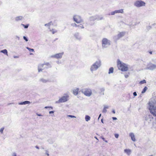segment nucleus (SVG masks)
Wrapping results in <instances>:
<instances>
[{
  "instance_id": "20e7f679",
  "label": "nucleus",
  "mask_w": 156,
  "mask_h": 156,
  "mask_svg": "<svg viewBox=\"0 0 156 156\" xmlns=\"http://www.w3.org/2000/svg\"><path fill=\"white\" fill-rule=\"evenodd\" d=\"M102 47L103 49H105L109 47L111 45V42L108 39L104 38L101 41Z\"/></svg>"
},
{
  "instance_id": "864d4df0",
  "label": "nucleus",
  "mask_w": 156,
  "mask_h": 156,
  "mask_svg": "<svg viewBox=\"0 0 156 156\" xmlns=\"http://www.w3.org/2000/svg\"><path fill=\"white\" fill-rule=\"evenodd\" d=\"M101 138L104 141L105 140V138L101 136Z\"/></svg>"
},
{
  "instance_id": "2eb2a0df",
  "label": "nucleus",
  "mask_w": 156,
  "mask_h": 156,
  "mask_svg": "<svg viewBox=\"0 0 156 156\" xmlns=\"http://www.w3.org/2000/svg\"><path fill=\"white\" fill-rule=\"evenodd\" d=\"M74 36L76 40L80 41L82 39V37L79 33L77 32L75 33L74 34Z\"/></svg>"
},
{
  "instance_id": "e433bc0d",
  "label": "nucleus",
  "mask_w": 156,
  "mask_h": 156,
  "mask_svg": "<svg viewBox=\"0 0 156 156\" xmlns=\"http://www.w3.org/2000/svg\"><path fill=\"white\" fill-rule=\"evenodd\" d=\"M4 127L0 129V131L1 133H3V131L4 129Z\"/></svg>"
},
{
  "instance_id": "5fc2aeb1",
  "label": "nucleus",
  "mask_w": 156,
  "mask_h": 156,
  "mask_svg": "<svg viewBox=\"0 0 156 156\" xmlns=\"http://www.w3.org/2000/svg\"><path fill=\"white\" fill-rule=\"evenodd\" d=\"M37 115L38 116H41L42 115L41 114H38L37 113Z\"/></svg>"
},
{
  "instance_id": "5701e85b",
  "label": "nucleus",
  "mask_w": 156,
  "mask_h": 156,
  "mask_svg": "<svg viewBox=\"0 0 156 156\" xmlns=\"http://www.w3.org/2000/svg\"><path fill=\"white\" fill-rule=\"evenodd\" d=\"M90 118L89 115H86L85 117V119L86 121L88 122L90 120Z\"/></svg>"
},
{
  "instance_id": "7c9ffc66",
  "label": "nucleus",
  "mask_w": 156,
  "mask_h": 156,
  "mask_svg": "<svg viewBox=\"0 0 156 156\" xmlns=\"http://www.w3.org/2000/svg\"><path fill=\"white\" fill-rule=\"evenodd\" d=\"M77 27H79L80 28L83 29L84 28L82 24H80L78 25Z\"/></svg>"
},
{
  "instance_id": "72a5a7b5",
  "label": "nucleus",
  "mask_w": 156,
  "mask_h": 156,
  "mask_svg": "<svg viewBox=\"0 0 156 156\" xmlns=\"http://www.w3.org/2000/svg\"><path fill=\"white\" fill-rule=\"evenodd\" d=\"M21 25H22L25 28H27L29 26V24H28L27 25H25L23 24H22Z\"/></svg>"
},
{
  "instance_id": "4be33fe9",
  "label": "nucleus",
  "mask_w": 156,
  "mask_h": 156,
  "mask_svg": "<svg viewBox=\"0 0 156 156\" xmlns=\"http://www.w3.org/2000/svg\"><path fill=\"white\" fill-rule=\"evenodd\" d=\"M0 52H1L3 53L4 54H5L7 56L8 55V52H7V51L6 49H5L1 50L0 51Z\"/></svg>"
},
{
  "instance_id": "9b49d317",
  "label": "nucleus",
  "mask_w": 156,
  "mask_h": 156,
  "mask_svg": "<svg viewBox=\"0 0 156 156\" xmlns=\"http://www.w3.org/2000/svg\"><path fill=\"white\" fill-rule=\"evenodd\" d=\"M103 17L102 16L96 15L91 16L90 18V19L91 21H94L95 20H99L103 19Z\"/></svg>"
},
{
  "instance_id": "f704fd0d",
  "label": "nucleus",
  "mask_w": 156,
  "mask_h": 156,
  "mask_svg": "<svg viewBox=\"0 0 156 156\" xmlns=\"http://www.w3.org/2000/svg\"><path fill=\"white\" fill-rule=\"evenodd\" d=\"M67 116L69 117H70L72 118H76V117L74 115H68Z\"/></svg>"
},
{
  "instance_id": "603ef678",
  "label": "nucleus",
  "mask_w": 156,
  "mask_h": 156,
  "mask_svg": "<svg viewBox=\"0 0 156 156\" xmlns=\"http://www.w3.org/2000/svg\"><path fill=\"white\" fill-rule=\"evenodd\" d=\"M101 114H100L99 115V116L98 118V120H99V119L100 118V117L101 116Z\"/></svg>"
},
{
  "instance_id": "58836bf2",
  "label": "nucleus",
  "mask_w": 156,
  "mask_h": 156,
  "mask_svg": "<svg viewBox=\"0 0 156 156\" xmlns=\"http://www.w3.org/2000/svg\"><path fill=\"white\" fill-rule=\"evenodd\" d=\"M72 26H75L76 27H77V26H78V25H77L76 23H73V24H72Z\"/></svg>"
},
{
  "instance_id": "7ed1b4c3",
  "label": "nucleus",
  "mask_w": 156,
  "mask_h": 156,
  "mask_svg": "<svg viewBox=\"0 0 156 156\" xmlns=\"http://www.w3.org/2000/svg\"><path fill=\"white\" fill-rule=\"evenodd\" d=\"M149 109L151 113L153 116L156 117V106H154V103L152 102H150L148 103Z\"/></svg>"
},
{
  "instance_id": "8fccbe9b",
  "label": "nucleus",
  "mask_w": 156,
  "mask_h": 156,
  "mask_svg": "<svg viewBox=\"0 0 156 156\" xmlns=\"http://www.w3.org/2000/svg\"><path fill=\"white\" fill-rule=\"evenodd\" d=\"M112 119H113V120H116L117 119V118L116 117H113L112 118Z\"/></svg>"
},
{
  "instance_id": "423d86ee",
  "label": "nucleus",
  "mask_w": 156,
  "mask_h": 156,
  "mask_svg": "<svg viewBox=\"0 0 156 156\" xmlns=\"http://www.w3.org/2000/svg\"><path fill=\"white\" fill-rule=\"evenodd\" d=\"M134 5L138 8L145 6L146 3L144 1L141 0H137L134 3Z\"/></svg>"
},
{
  "instance_id": "ddd939ff",
  "label": "nucleus",
  "mask_w": 156,
  "mask_h": 156,
  "mask_svg": "<svg viewBox=\"0 0 156 156\" xmlns=\"http://www.w3.org/2000/svg\"><path fill=\"white\" fill-rule=\"evenodd\" d=\"M63 54V52L58 53L55 55H52L51 56V58H54L57 59L61 58H62Z\"/></svg>"
},
{
  "instance_id": "de8ad7c7",
  "label": "nucleus",
  "mask_w": 156,
  "mask_h": 156,
  "mask_svg": "<svg viewBox=\"0 0 156 156\" xmlns=\"http://www.w3.org/2000/svg\"><path fill=\"white\" fill-rule=\"evenodd\" d=\"M46 154L48 156H49V154H48V151H46Z\"/></svg>"
},
{
  "instance_id": "e2e57ef3",
  "label": "nucleus",
  "mask_w": 156,
  "mask_h": 156,
  "mask_svg": "<svg viewBox=\"0 0 156 156\" xmlns=\"http://www.w3.org/2000/svg\"><path fill=\"white\" fill-rule=\"evenodd\" d=\"M149 53H150L151 54H152V51H150V52H149Z\"/></svg>"
},
{
  "instance_id": "b1692460",
  "label": "nucleus",
  "mask_w": 156,
  "mask_h": 156,
  "mask_svg": "<svg viewBox=\"0 0 156 156\" xmlns=\"http://www.w3.org/2000/svg\"><path fill=\"white\" fill-rule=\"evenodd\" d=\"M114 69L113 67L110 68L109 70L108 74H110L113 73Z\"/></svg>"
},
{
  "instance_id": "6e6d98bb",
  "label": "nucleus",
  "mask_w": 156,
  "mask_h": 156,
  "mask_svg": "<svg viewBox=\"0 0 156 156\" xmlns=\"http://www.w3.org/2000/svg\"><path fill=\"white\" fill-rule=\"evenodd\" d=\"M112 112L114 114L115 113V110H113V111H112Z\"/></svg>"
},
{
  "instance_id": "13d9d810",
  "label": "nucleus",
  "mask_w": 156,
  "mask_h": 156,
  "mask_svg": "<svg viewBox=\"0 0 156 156\" xmlns=\"http://www.w3.org/2000/svg\"><path fill=\"white\" fill-rule=\"evenodd\" d=\"M35 147H36V148H37V149H39V147L38 146H36Z\"/></svg>"
},
{
  "instance_id": "774afa93",
  "label": "nucleus",
  "mask_w": 156,
  "mask_h": 156,
  "mask_svg": "<svg viewBox=\"0 0 156 156\" xmlns=\"http://www.w3.org/2000/svg\"><path fill=\"white\" fill-rule=\"evenodd\" d=\"M104 91V89H102Z\"/></svg>"
},
{
  "instance_id": "4468645a",
  "label": "nucleus",
  "mask_w": 156,
  "mask_h": 156,
  "mask_svg": "<svg viewBox=\"0 0 156 156\" xmlns=\"http://www.w3.org/2000/svg\"><path fill=\"white\" fill-rule=\"evenodd\" d=\"M126 34V32L124 31L119 33L117 36H115V38L116 39H119L123 37Z\"/></svg>"
},
{
  "instance_id": "37998d69",
  "label": "nucleus",
  "mask_w": 156,
  "mask_h": 156,
  "mask_svg": "<svg viewBox=\"0 0 156 156\" xmlns=\"http://www.w3.org/2000/svg\"><path fill=\"white\" fill-rule=\"evenodd\" d=\"M108 106L107 105H104V108L106 109H108Z\"/></svg>"
},
{
  "instance_id": "79ce46f5",
  "label": "nucleus",
  "mask_w": 156,
  "mask_h": 156,
  "mask_svg": "<svg viewBox=\"0 0 156 156\" xmlns=\"http://www.w3.org/2000/svg\"><path fill=\"white\" fill-rule=\"evenodd\" d=\"M133 95L134 96H137V94L136 92H134L133 93Z\"/></svg>"
},
{
  "instance_id": "2f4dec72",
  "label": "nucleus",
  "mask_w": 156,
  "mask_h": 156,
  "mask_svg": "<svg viewBox=\"0 0 156 156\" xmlns=\"http://www.w3.org/2000/svg\"><path fill=\"white\" fill-rule=\"evenodd\" d=\"M26 48L28 50H29L30 51L34 52V49H32V48H29L28 47H27Z\"/></svg>"
},
{
  "instance_id": "4c0bfd02",
  "label": "nucleus",
  "mask_w": 156,
  "mask_h": 156,
  "mask_svg": "<svg viewBox=\"0 0 156 156\" xmlns=\"http://www.w3.org/2000/svg\"><path fill=\"white\" fill-rule=\"evenodd\" d=\"M107 111L106 109L104 108L103 109L102 111V112L104 113H106L107 112Z\"/></svg>"
},
{
  "instance_id": "3c124183",
  "label": "nucleus",
  "mask_w": 156,
  "mask_h": 156,
  "mask_svg": "<svg viewBox=\"0 0 156 156\" xmlns=\"http://www.w3.org/2000/svg\"><path fill=\"white\" fill-rule=\"evenodd\" d=\"M13 57H14V58H19V56H13Z\"/></svg>"
},
{
  "instance_id": "6e6552de",
  "label": "nucleus",
  "mask_w": 156,
  "mask_h": 156,
  "mask_svg": "<svg viewBox=\"0 0 156 156\" xmlns=\"http://www.w3.org/2000/svg\"><path fill=\"white\" fill-rule=\"evenodd\" d=\"M74 21L77 23L83 22V21L81 17L79 15H76L73 16Z\"/></svg>"
},
{
  "instance_id": "49530a36",
  "label": "nucleus",
  "mask_w": 156,
  "mask_h": 156,
  "mask_svg": "<svg viewBox=\"0 0 156 156\" xmlns=\"http://www.w3.org/2000/svg\"><path fill=\"white\" fill-rule=\"evenodd\" d=\"M128 76H129V74H126L125 75V78H127L128 77Z\"/></svg>"
},
{
  "instance_id": "412c9836",
  "label": "nucleus",
  "mask_w": 156,
  "mask_h": 156,
  "mask_svg": "<svg viewBox=\"0 0 156 156\" xmlns=\"http://www.w3.org/2000/svg\"><path fill=\"white\" fill-rule=\"evenodd\" d=\"M23 17L22 16H19L15 18V20L16 21H18L19 20H21Z\"/></svg>"
},
{
  "instance_id": "dca6fc26",
  "label": "nucleus",
  "mask_w": 156,
  "mask_h": 156,
  "mask_svg": "<svg viewBox=\"0 0 156 156\" xmlns=\"http://www.w3.org/2000/svg\"><path fill=\"white\" fill-rule=\"evenodd\" d=\"M39 82L42 83H45L50 81V80L48 79H45L43 78H41L39 80Z\"/></svg>"
},
{
  "instance_id": "cd10ccee",
  "label": "nucleus",
  "mask_w": 156,
  "mask_h": 156,
  "mask_svg": "<svg viewBox=\"0 0 156 156\" xmlns=\"http://www.w3.org/2000/svg\"><path fill=\"white\" fill-rule=\"evenodd\" d=\"M153 126L154 127L156 128V119H155L153 122Z\"/></svg>"
},
{
  "instance_id": "bf43d9fd",
  "label": "nucleus",
  "mask_w": 156,
  "mask_h": 156,
  "mask_svg": "<svg viewBox=\"0 0 156 156\" xmlns=\"http://www.w3.org/2000/svg\"><path fill=\"white\" fill-rule=\"evenodd\" d=\"M94 138L96 139L97 140H98V139L97 138L96 136H95Z\"/></svg>"
},
{
  "instance_id": "a19ab883",
  "label": "nucleus",
  "mask_w": 156,
  "mask_h": 156,
  "mask_svg": "<svg viewBox=\"0 0 156 156\" xmlns=\"http://www.w3.org/2000/svg\"><path fill=\"white\" fill-rule=\"evenodd\" d=\"M115 136L116 138H118L119 136V135L118 134H116L115 135Z\"/></svg>"
},
{
  "instance_id": "a211bd4d",
  "label": "nucleus",
  "mask_w": 156,
  "mask_h": 156,
  "mask_svg": "<svg viewBox=\"0 0 156 156\" xmlns=\"http://www.w3.org/2000/svg\"><path fill=\"white\" fill-rule=\"evenodd\" d=\"M125 153H126L128 155H129L131 152V151L129 149H125L124 150Z\"/></svg>"
},
{
  "instance_id": "0e129e2a",
  "label": "nucleus",
  "mask_w": 156,
  "mask_h": 156,
  "mask_svg": "<svg viewBox=\"0 0 156 156\" xmlns=\"http://www.w3.org/2000/svg\"><path fill=\"white\" fill-rule=\"evenodd\" d=\"M92 19H94V17H93Z\"/></svg>"
},
{
  "instance_id": "f03ea898",
  "label": "nucleus",
  "mask_w": 156,
  "mask_h": 156,
  "mask_svg": "<svg viewBox=\"0 0 156 156\" xmlns=\"http://www.w3.org/2000/svg\"><path fill=\"white\" fill-rule=\"evenodd\" d=\"M101 60H98L96 61L90 66V70L92 73L93 71L97 70L101 66Z\"/></svg>"
},
{
  "instance_id": "0eeeda50",
  "label": "nucleus",
  "mask_w": 156,
  "mask_h": 156,
  "mask_svg": "<svg viewBox=\"0 0 156 156\" xmlns=\"http://www.w3.org/2000/svg\"><path fill=\"white\" fill-rule=\"evenodd\" d=\"M46 66H48V67H51V66L50 65L49 63H46L44 64H42L40 65L38 67V71L40 72L42 71L43 70L44 68H47Z\"/></svg>"
},
{
  "instance_id": "f257e3e1",
  "label": "nucleus",
  "mask_w": 156,
  "mask_h": 156,
  "mask_svg": "<svg viewBox=\"0 0 156 156\" xmlns=\"http://www.w3.org/2000/svg\"><path fill=\"white\" fill-rule=\"evenodd\" d=\"M117 65L119 69L122 71H126L128 70V65L122 62L119 60H117Z\"/></svg>"
},
{
  "instance_id": "338daca9",
  "label": "nucleus",
  "mask_w": 156,
  "mask_h": 156,
  "mask_svg": "<svg viewBox=\"0 0 156 156\" xmlns=\"http://www.w3.org/2000/svg\"><path fill=\"white\" fill-rule=\"evenodd\" d=\"M153 156V155H150V156Z\"/></svg>"
},
{
  "instance_id": "c9c22d12",
  "label": "nucleus",
  "mask_w": 156,
  "mask_h": 156,
  "mask_svg": "<svg viewBox=\"0 0 156 156\" xmlns=\"http://www.w3.org/2000/svg\"><path fill=\"white\" fill-rule=\"evenodd\" d=\"M147 28L148 30H149L151 29V27L150 26H147Z\"/></svg>"
},
{
  "instance_id": "1a4fd4ad",
  "label": "nucleus",
  "mask_w": 156,
  "mask_h": 156,
  "mask_svg": "<svg viewBox=\"0 0 156 156\" xmlns=\"http://www.w3.org/2000/svg\"><path fill=\"white\" fill-rule=\"evenodd\" d=\"M69 97L68 95H66V96H63L61 98L59 99L58 101L56 102V103H61L65 102L66 101L68 100V98Z\"/></svg>"
},
{
  "instance_id": "39448f33",
  "label": "nucleus",
  "mask_w": 156,
  "mask_h": 156,
  "mask_svg": "<svg viewBox=\"0 0 156 156\" xmlns=\"http://www.w3.org/2000/svg\"><path fill=\"white\" fill-rule=\"evenodd\" d=\"M81 92L86 96L90 97L92 94L91 90L88 88H85L81 90Z\"/></svg>"
},
{
  "instance_id": "393cba45",
  "label": "nucleus",
  "mask_w": 156,
  "mask_h": 156,
  "mask_svg": "<svg viewBox=\"0 0 156 156\" xmlns=\"http://www.w3.org/2000/svg\"><path fill=\"white\" fill-rule=\"evenodd\" d=\"M117 13H123L124 12L123 9H121L119 10H116Z\"/></svg>"
},
{
  "instance_id": "4d7b16f0",
  "label": "nucleus",
  "mask_w": 156,
  "mask_h": 156,
  "mask_svg": "<svg viewBox=\"0 0 156 156\" xmlns=\"http://www.w3.org/2000/svg\"><path fill=\"white\" fill-rule=\"evenodd\" d=\"M16 37L18 39V40H19L20 39V37L18 36H16Z\"/></svg>"
},
{
  "instance_id": "680f3d73",
  "label": "nucleus",
  "mask_w": 156,
  "mask_h": 156,
  "mask_svg": "<svg viewBox=\"0 0 156 156\" xmlns=\"http://www.w3.org/2000/svg\"><path fill=\"white\" fill-rule=\"evenodd\" d=\"M104 141H105V142H106V143H107V142H108L107 141V140H104Z\"/></svg>"
},
{
  "instance_id": "473e14b6",
  "label": "nucleus",
  "mask_w": 156,
  "mask_h": 156,
  "mask_svg": "<svg viewBox=\"0 0 156 156\" xmlns=\"http://www.w3.org/2000/svg\"><path fill=\"white\" fill-rule=\"evenodd\" d=\"M146 81L145 80H144L142 81H141L140 82V84H144V83H146Z\"/></svg>"
},
{
  "instance_id": "69168bd1",
  "label": "nucleus",
  "mask_w": 156,
  "mask_h": 156,
  "mask_svg": "<svg viewBox=\"0 0 156 156\" xmlns=\"http://www.w3.org/2000/svg\"><path fill=\"white\" fill-rule=\"evenodd\" d=\"M30 55H32V54H32V53H30Z\"/></svg>"
},
{
  "instance_id": "f3484780",
  "label": "nucleus",
  "mask_w": 156,
  "mask_h": 156,
  "mask_svg": "<svg viewBox=\"0 0 156 156\" xmlns=\"http://www.w3.org/2000/svg\"><path fill=\"white\" fill-rule=\"evenodd\" d=\"M129 136L131 137V139L133 141L135 142L136 141L135 136L133 133H130Z\"/></svg>"
},
{
  "instance_id": "6ab92c4d",
  "label": "nucleus",
  "mask_w": 156,
  "mask_h": 156,
  "mask_svg": "<svg viewBox=\"0 0 156 156\" xmlns=\"http://www.w3.org/2000/svg\"><path fill=\"white\" fill-rule=\"evenodd\" d=\"M79 90L78 88H76V89L73 90V93L75 95H76L78 94V92Z\"/></svg>"
},
{
  "instance_id": "f8f14e48",
  "label": "nucleus",
  "mask_w": 156,
  "mask_h": 156,
  "mask_svg": "<svg viewBox=\"0 0 156 156\" xmlns=\"http://www.w3.org/2000/svg\"><path fill=\"white\" fill-rule=\"evenodd\" d=\"M153 118L152 115H147L144 117L145 120L148 123H150L152 121Z\"/></svg>"
},
{
  "instance_id": "c85d7f7f",
  "label": "nucleus",
  "mask_w": 156,
  "mask_h": 156,
  "mask_svg": "<svg viewBox=\"0 0 156 156\" xmlns=\"http://www.w3.org/2000/svg\"><path fill=\"white\" fill-rule=\"evenodd\" d=\"M147 89V87H145L143 89V90L142 91L141 93L142 94L144 93L146 91Z\"/></svg>"
},
{
  "instance_id": "9d476101",
  "label": "nucleus",
  "mask_w": 156,
  "mask_h": 156,
  "mask_svg": "<svg viewBox=\"0 0 156 156\" xmlns=\"http://www.w3.org/2000/svg\"><path fill=\"white\" fill-rule=\"evenodd\" d=\"M156 69V64H153L151 63H149L146 69L153 70Z\"/></svg>"
},
{
  "instance_id": "c756f323",
  "label": "nucleus",
  "mask_w": 156,
  "mask_h": 156,
  "mask_svg": "<svg viewBox=\"0 0 156 156\" xmlns=\"http://www.w3.org/2000/svg\"><path fill=\"white\" fill-rule=\"evenodd\" d=\"M52 24V22H51L45 24L44 26L47 27H49L50 25Z\"/></svg>"
},
{
  "instance_id": "bb28decb",
  "label": "nucleus",
  "mask_w": 156,
  "mask_h": 156,
  "mask_svg": "<svg viewBox=\"0 0 156 156\" xmlns=\"http://www.w3.org/2000/svg\"><path fill=\"white\" fill-rule=\"evenodd\" d=\"M117 13L116 10H115L114 11L111 12L110 13H109V15H114L115 14Z\"/></svg>"
},
{
  "instance_id": "aec40b11",
  "label": "nucleus",
  "mask_w": 156,
  "mask_h": 156,
  "mask_svg": "<svg viewBox=\"0 0 156 156\" xmlns=\"http://www.w3.org/2000/svg\"><path fill=\"white\" fill-rule=\"evenodd\" d=\"M30 103V102L29 101H25L19 103V104L20 105H26Z\"/></svg>"
},
{
  "instance_id": "c03bdc74",
  "label": "nucleus",
  "mask_w": 156,
  "mask_h": 156,
  "mask_svg": "<svg viewBox=\"0 0 156 156\" xmlns=\"http://www.w3.org/2000/svg\"><path fill=\"white\" fill-rule=\"evenodd\" d=\"M44 108H51L52 109L53 108L51 106H50V107L46 106L44 107Z\"/></svg>"
},
{
  "instance_id": "ea45409f",
  "label": "nucleus",
  "mask_w": 156,
  "mask_h": 156,
  "mask_svg": "<svg viewBox=\"0 0 156 156\" xmlns=\"http://www.w3.org/2000/svg\"><path fill=\"white\" fill-rule=\"evenodd\" d=\"M23 38L26 41H28V40L27 38L26 37L23 36Z\"/></svg>"
},
{
  "instance_id": "052dcab7",
  "label": "nucleus",
  "mask_w": 156,
  "mask_h": 156,
  "mask_svg": "<svg viewBox=\"0 0 156 156\" xmlns=\"http://www.w3.org/2000/svg\"><path fill=\"white\" fill-rule=\"evenodd\" d=\"M101 122H102V123H103V119H101Z\"/></svg>"
},
{
  "instance_id": "a878e982",
  "label": "nucleus",
  "mask_w": 156,
  "mask_h": 156,
  "mask_svg": "<svg viewBox=\"0 0 156 156\" xmlns=\"http://www.w3.org/2000/svg\"><path fill=\"white\" fill-rule=\"evenodd\" d=\"M50 31L52 33L54 34L57 32V30L55 29H52L50 30Z\"/></svg>"
},
{
  "instance_id": "a18cd8bd",
  "label": "nucleus",
  "mask_w": 156,
  "mask_h": 156,
  "mask_svg": "<svg viewBox=\"0 0 156 156\" xmlns=\"http://www.w3.org/2000/svg\"><path fill=\"white\" fill-rule=\"evenodd\" d=\"M12 156H16V154L15 153H13L12 154Z\"/></svg>"
},
{
  "instance_id": "09e8293b",
  "label": "nucleus",
  "mask_w": 156,
  "mask_h": 156,
  "mask_svg": "<svg viewBox=\"0 0 156 156\" xmlns=\"http://www.w3.org/2000/svg\"><path fill=\"white\" fill-rule=\"evenodd\" d=\"M54 113V112L53 111H50L49 112V113L50 114L53 113Z\"/></svg>"
}]
</instances>
